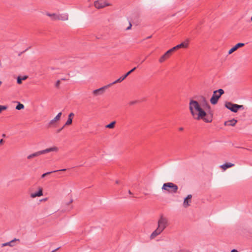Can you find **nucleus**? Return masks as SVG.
<instances>
[{
	"mask_svg": "<svg viewBox=\"0 0 252 252\" xmlns=\"http://www.w3.org/2000/svg\"><path fill=\"white\" fill-rule=\"evenodd\" d=\"M202 106L203 109L200 107L197 101L190 100L189 109L191 115L195 120H202L205 123H211L213 120V114L205 111L210 110L211 106L204 97L202 100Z\"/></svg>",
	"mask_w": 252,
	"mask_h": 252,
	"instance_id": "nucleus-1",
	"label": "nucleus"
},
{
	"mask_svg": "<svg viewBox=\"0 0 252 252\" xmlns=\"http://www.w3.org/2000/svg\"><path fill=\"white\" fill-rule=\"evenodd\" d=\"M168 220L166 218L161 215L158 222L157 228L151 234L150 236L151 239H154L156 237L159 235L167 226Z\"/></svg>",
	"mask_w": 252,
	"mask_h": 252,
	"instance_id": "nucleus-2",
	"label": "nucleus"
},
{
	"mask_svg": "<svg viewBox=\"0 0 252 252\" xmlns=\"http://www.w3.org/2000/svg\"><path fill=\"white\" fill-rule=\"evenodd\" d=\"M59 151V148L57 147L54 146L49 148L43 150H41L40 151H38L32 154L29 155L27 157L28 159H31L32 158L38 157L42 154H45L47 153L51 152H58Z\"/></svg>",
	"mask_w": 252,
	"mask_h": 252,
	"instance_id": "nucleus-3",
	"label": "nucleus"
},
{
	"mask_svg": "<svg viewBox=\"0 0 252 252\" xmlns=\"http://www.w3.org/2000/svg\"><path fill=\"white\" fill-rule=\"evenodd\" d=\"M161 189L169 193H176L177 192L178 187L173 183L168 182L163 184Z\"/></svg>",
	"mask_w": 252,
	"mask_h": 252,
	"instance_id": "nucleus-4",
	"label": "nucleus"
},
{
	"mask_svg": "<svg viewBox=\"0 0 252 252\" xmlns=\"http://www.w3.org/2000/svg\"><path fill=\"white\" fill-rule=\"evenodd\" d=\"M224 93V91L222 89H220L219 90L214 91L213 92V95L212 96L210 99V102L213 105L216 104L219 98L220 97L221 95H222Z\"/></svg>",
	"mask_w": 252,
	"mask_h": 252,
	"instance_id": "nucleus-5",
	"label": "nucleus"
},
{
	"mask_svg": "<svg viewBox=\"0 0 252 252\" xmlns=\"http://www.w3.org/2000/svg\"><path fill=\"white\" fill-rule=\"evenodd\" d=\"M46 15L50 17L51 19L54 21H65L68 19V15L67 14H57L55 13L51 14L48 12L46 13Z\"/></svg>",
	"mask_w": 252,
	"mask_h": 252,
	"instance_id": "nucleus-6",
	"label": "nucleus"
},
{
	"mask_svg": "<svg viewBox=\"0 0 252 252\" xmlns=\"http://www.w3.org/2000/svg\"><path fill=\"white\" fill-rule=\"evenodd\" d=\"M136 67H134L133 68H132V69H131L130 70H129V71H128L126 74H125L124 75H123V76L120 77L119 79H118L117 80H116V81H115L114 82L109 84L108 85V86H112V85H114L115 84H116L117 83H120V82H121L122 81H123L125 79H126V77L129 75L130 74H131L132 72H133L135 69H136Z\"/></svg>",
	"mask_w": 252,
	"mask_h": 252,
	"instance_id": "nucleus-7",
	"label": "nucleus"
},
{
	"mask_svg": "<svg viewBox=\"0 0 252 252\" xmlns=\"http://www.w3.org/2000/svg\"><path fill=\"white\" fill-rule=\"evenodd\" d=\"M94 5L96 8L100 9L106 6H109L110 4L106 2L104 0H98L94 2Z\"/></svg>",
	"mask_w": 252,
	"mask_h": 252,
	"instance_id": "nucleus-8",
	"label": "nucleus"
},
{
	"mask_svg": "<svg viewBox=\"0 0 252 252\" xmlns=\"http://www.w3.org/2000/svg\"><path fill=\"white\" fill-rule=\"evenodd\" d=\"M224 105L226 108L231 111L234 113L237 112V104H234L230 102H226Z\"/></svg>",
	"mask_w": 252,
	"mask_h": 252,
	"instance_id": "nucleus-9",
	"label": "nucleus"
},
{
	"mask_svg": "<svg viewBox=\"0 0 252 252\" xmlns=\"http://www.w3.org/2000/svg\"><path fill=\"white\" fill-rule=\"evenodd\" d=\"M110 86H105L104 87H102L99 89L94 90L93 91V94L94 96H98V95H102L105 92V90L106 89H107L108 87H110Z\"/></svg>",
	"mask_w": 252,
	"mask_h": 252,
	"instance_id": "nucleus-10",
	"label": "nucleus"
},
{
	"mask_svg": "<svg viewBox=\"0 0 252 252\" xmlns=\"http://www.w3.org/2000/svg\"><path fill=\"white\" fill-rule=\"evenodd\" d=\"M62 115V112H60L58 115L52 120H51L49 123V126H53L57 121L60 120L61 117Z\"/></svg>",
	"mask_w": 252,
	"mask_h": 252,
	"instance_id": "nucleus-11",
	"label": "nucleus"
},
{
	"mask_svg": "<svg viewBox=\"0 0 252 252\" xmlns=\"http://www.w3.org/2000/svg\"><path fill=\"white\" fill-rule=\"evenodd\" d=\"M192 198V195L191 194H189L185 199L183 202V206L185 208H187L189 207L190 204L189 203L191 202V199Z\"/></svg>",
	"mask_w": 252,
	"mask_h": 252,
	"instance_id": "nucleus-12",
	"label": "nucleus"
},
{
	"mask_svg": "<svg viewBox=\"0 0 252 252\" xmlns=\"http://www.w3.org/2000/svg\"><path fill=\"white\" fill-rule=\"evenodd\" d=\"M245 45L244 43H238L236 44L233 47L229 50L228 51V54H231L233 53L234 51H236L238 48L243 47Z\"/></svg>",
	"mask_w": 252,
	"mask_h": 252,
	"instance_id": "nucleus-13",
	"label": "nucleus"
},
{
	"mask_svg": "<svg viewBox=\"0 0 252 252\" xmlns=\"http://www.w3.org/2000/svg\"><path fill=\"white\" fill-rule=\"evenodd\" d=\"M171 55V54L168 53V52L167 51L165 53H164V55H163L159 58V63H162L164 62L165 60H166L167 59H168L170 57Z\"/></svg>",
	"mask_w": 252,
	"mask_h": 252,
	"instance_id": "nucleus-14",
	"label": "nucleus"
},
{
	"mask_svg": "<svg viewBox=\"0 0 252 252\" xmlns=\"http://www.w3.org/2000/svg\"><path fill=\"white\" fill-rule=\"evenodd\" d=\"M74 116V114L73 113H70L68 116V119L64 126H63V127H64L66 126L70 125L72 123V118Z\"/></svg>",
	"mask_w": 252,
	"mask_h": 252,
	"instance_id": "nucleus-15",
	"label": "nucleus"
},
{
	"mask_svg": "<svg viewBox=\"0 0 252 252\" xmlns=\"http://www.w3.org/2000/svg\"><path fill=\"white\" fill-rule=\"evenodd\" d=\"M42 195H43L42 189V188H40L39 190L37 192L31 193V197L32 198H35L36 197L41 196Z\"/></svg>",
	"mask_w": 252,
	"mask_h": 252,
	"instance_id": "nucleus-16",
	"label": "nucleus"
},
{
	"mask_svg": "<svg viewBox=\"0 0 252 252\" xmlns=\"http://www.w3.org/2000/svg\"><path fill=\"white\" fill-rule=\"evenodd\" d=\"M237 121L234 119H233L231 120H229L224 122V125L225 126H234L237 123Z\"/></svg>",
	"mask_w": 252,
	"mask_h": 252,
	"instance_id": "nucleus-17",
	"label": "nucleus"
},
{
	"mask_svg": "<svg viewBox=\"0 0 252 252\" xmlns=\"http://www.w3.org/2000/svg\"><path fill=\"white\" fill-rule=\"evenodd\" d=\"M188 46V42H184L181 43L180 44L177 45L176 46V48L177 49H179L180 48H186Z\"/></svg>",
	"mask_w": 252,
	"mask_h": 252,
	"instance_id": "nucleus-18",
	"label": "nucleus"
},
{
	"mask_svg": "<svg viewBox=\"0 0 252 252\" xmlns=\"http://www.w3.org/2000/svg\"><path fill=\"white\" fill-rule=\"evenodd\" d=\"M234 165V164L231 163L230 162L225 163L222 165L221 166V168L223 169L224 170H226V169L233 167Z\"/></svg>",
	"mask_w": 252,
	"mask_h": 252,
	"instance_id": "nucleus-19",
	"label": "nucleus"
},
{
	"mask_svg": "<svg viewBox=\"0 0 252 252\" xmlns=\"http://www.w3.org/2000/svg\"><path fill=\"white\" fill-rule=\"evenodd\" d=\"M66 170V169H61V170H55L53 171L48 172L47 173L43 174L41 176V177L44 178L47 175H49V174H51L52 173H54V172H58V171H65Z\"/></svg>",
	"mask_w": 252,
	"mask_h": 252,
	"instance_id": "nucleus-20",
	"label": "nucleus"
},
{
	"mask_svg": "<svg viewBox=\"0 0 252 252\" xmlns=\"http://www.w3.org/2000/svg\"><path fill=\"white\" fill-rule=\"evenodd\" d=\"M27 78H28L27 76H24L22 77H21L20 76H18L17 77V82L18 84H21L22 83V81L25 80L26 79H27Z\"/></svg>",
	"mask_w": 252,
	"mask_h": 252,
	"instance_id": "nucleus-21",
	"label": "nucleus"
},
{
	"mask_svg": "<svg viewBox=\"0 0 252 252\" xmlns=\"http://www.w3.org/2000/svg\"><path fill=\"white\" fill-rule=\"evenodd\" d=\"M17 240H19L18 239L17 240L16 239L9 242H7V243H3L1 245V247H5V246H11V247H12L13 245H12V244L15 241H17Z\"/></svg>",
	"mask_w": 252,
	"mask_h": 252,
	"instance_id": "nucleus-22",
	"label": "nucleus"
},
{
	"mask_svg": "<svg viewBox=\"0 0 252 252\" xmlns=\"http://www.w3.org/2000/svg\"><path fill=\"white\" fill-rule=\"evenodd\" d=\"M116 124V122L115 121H113L111 123H110L109 124L106 125L105 126V127L106 128H113L114 127H115V125Z\"/></svg>",
	"mask_w": 252,
	"mask_h": 252,
	"instance_id": "nucleus-23",
	"label": "nucleus"
},
{
	"mask_svg": "<svg viewBox=\"0 0 252 252\" xmlns=\"http://www.w3.org/2000/svg\"><path fill=\"white\" fill-rule=\"evenodd\" d=\"M24 108V105L23 104L20 103V102H19L18 105L16 106V109L18 110H21Z\"/></svg>",
	"mask_w": 252,
	"mask_h": 252,
	"instance_id": "nucleus-24",
	"label": "nucleus"
},
{
	"mask_svg": "<svg viewBox=\"0 0 252 252\" xmlns=\"http://www.w3.org/2000/svg\"><path fill=\"white\" fill-rule=\"evenodd\" d=\"M177 49L176 48V47H174L173 48L170 49V50H168V53L172 54V53L174 52L175 50H176Z\"/></svg>",
	"mask_w": 252,
	"mask_h": 252,
	"instance_id": "nucleus-25",
	"label": "nucleus"
},
{
	"mask_svg": "<svg viewBox=\"0 0 252 252\" xmlns=\"http://www.w3.org/2000/svg\"><path fill=\"white\" fill-rule=\"evenodd\" d=\"M7 107L4 105H0V113L4 110H6L7 109Z\"/></svg>",
	"mask_w": 252,
	"mask_h": 252,
	"instance_id": "nucleus-26",
	"label": "nucleus"
},
{
	"mask_svg": "<svg viewBox=\"0 0 252 252\" xmlns=\"http://www.w3.org/2000/svg\"><path fill=\"white\" fill-rule=\"evenodd\" d=\"M237 111H238L239 109H244V107L243 105H238V104H237Z\"/></svg>",
	"mask_w": 252,
	"mask_h": 252,
	"instance_id": "nucleus-27",
	"label": "nucleus"
},
{
	"mask_svg": "<svg viewBox=\"0 0 252 252\" xmlns=\"http://www.w3.org/2000/svg\"><path fill=\"white\" fill-rule=\"evenodd\" d=\"M60 83H61V82H60V80H58L56 83V84H55V86L57 88H59L60 85Z\"/></svg>",
	"mask_w": 252,
	"mask_h": 252,
	"instance_id": "nucleus-28",
	"label": "nucleus"
},
{
	"mask_svg": "<svg viewBox=\"0 0 252 252\" xmlns=\"http://www.w3.org/2000/svg\"><path fill=\"white\" fill-rule=\"evenodd\" d=\"M180 252H190L189 250H182L180 251Z\"/></svg>",
	"mask_w": 252,
	"mask_h": 252,
	"instance_id": "nucleus-29",
	"label": "nucleus"
},
{
	"mask_svg": "<svg viewBox=\"0 0 252 252\" xmlns=\"http://www.w3.org/2000/svg\"><path fill=\"white\" fill-rule=\"evenodd\" d=\"M63 128H64V127H63V126L62 128H60V129H58V130H57V132H58V133L60 132L62 130V129H63Z\"/></svg>",
	"mask_w": 252,
	"mask_h": 252,
	"instance_id": "nucleus-30",
	"label": "nucleus"
},
{
	"mask_svg": "<svg viewBox=\"0 0 252 252\" xmlns=\"http://www.w3.org/2000/svg\"><path fill=\"white\" fill-rule=\"evenodd\" d=\"M131 23H129V26L126 28V30H129L131 29Z\"/></svg>",
	"mask_w": 252,
	"mask_h": 252,
	"instance_id": "nucleus-31",
	"label": "nucleus"
},
{
	"mask_svg": "<svg viewBox=\"0 0 252 252\" xmlns=\"http://www.w3.org/2000/svg\"><path fill=\"white\" fill-rule=\"evenodd\" d=\"M3 142H4V140L2 139H0V145H2L3 143Z\"/></svg>",
	"mask_w": 252,
	"mask_h": 252,
	"instance_id": "nucleus-32",
	"label": "nucleus"
},
{
	"mask_svg": "<svg viewBox=\"0 0 252 252\" xmlns=\"http://www.w3.org/2000/svg\"><path fill=\"white\" fill-rule=\"evenodd\" d=\"M231 252H238V251L237 250H235V249H233L232 250Z\"/></svg>",
	"mask_w": 252,
	"mask_h": 252,
	"instance_id": "nucleus-33",
	"label": "nucleus"
},
{
	"mask_svg": "<svg viewBox=\"0 0 252 252\" xmlns=\"http://www.w3.org/2000/svg\"><path fill=\"white\" fill-rule=\"evenodd\" d=\"M179 130L180 131H183V130H184V128H183V127H180V128H179Z\"/></svg>",
	"mask_w": 252,
	"mask_h": 252,
	"instance_id": "nucleus-34",
	"label": "nucleus"
},
{
	"mask_svg": "<svg viewBox=\"0 0 252 252\" xmlns=\"http://www.w3.org/2000/svg\"><path fill=\"white\" fill-rule=\"evenodd\" d=\"M147 57H146L144 59H143V60L141 62V63H142L146 59Z\"/></svg>",
	"mask_w": 252,
	"mask_h": 252,
	"instance_id": "nucleus-35",
	"label": "nucleus"
},
{
	"mask_svg": "<svg viewBox=\"0 0 252 252\" xmlns=\"http://www.w3.org/2000/svg\"><path fill=\"white\" fill-rule=\"evenodd\" d=\"M59 249V248H58L56 249H55L54 250L52 251L51 252H55L56 251H57L58 249Z\"/></svg>",
	"mask_w": 252,
	"mask_h": 252,
	"instance_id": "nucleus-36",
	"label": "nucleus"
},
{
	"mask_svg": "<svg viewBox=\"0 0 252 252\" xmlns=\"http://www.w3.org/2000/svg\"><path fill=\"white\" fill-rule=\"evenodd\" d=\"M61 80H63V81H65V80H67L68 79H66L65 78H62Z\"/></svg>",
	"mask_w": 252,
	"mask_h": 252,
	"instance_id": "nucleus-37",
	"label": "nucleus"
},
{
	"mask_svg": "<svg viewBox=\"0 0 252 252\" xmlns=\"http://www.w3.org/2000/svg\"><path fill=\"white\" fill-rule=\"evenodd\" d=\"M151 37H152V36H151H151H148V37H146V39H149V38H151Z\"/></svg>",
	"mask_w": 252,
	"mask_h": 252,
	"instance_id": "nucleus-38",
	"label": "nucleus"
},
{
	"mask_svg": "<svg viewBox=\"0 0 252 252\" xmlns=\"http://www.w3.org/2000/svg\"><path fill=\"white\" fill-rule=\"evenodd\" d=\"M128 193L129 194H132V193L130 191V190H128Z\"/></svg>",
	"mask_w": 252,
	"mask_h": 252,
	"instance_id": "nucleus-39",
	"label": "nucleus"
},
{
	"mask_svg": "<svg viewBox=\"0 0 252 252\" xmlns=\"http://www.w3.org/2000/svg\"><path fill=\"white\" fill-rule=\"evenodd\" d=\"M119 181L117 180V181H116V184H119Z\"/></svg>",
	"mask_w": 252,
	"mask_h": 252,
	"instance_id": "nucleus-40",
	"label": "nucleus"
},
{
	"mask_svg": "<svg viewBox=\"0 0 252 252\" xmlns=\"http://www.w3.org/2000/svg\"><path fill=\"white\" fill-rule=\"evenodd\" d=\"M2 136L3 137H4L5 136V134H3L2 135Z\"/></svg>",
	"mask_w": 252,
	"mask_h": 252,
	"instance_id": "nucleus-41",
	"label": "nucleus"
},
{
	"mask_svg": "<svg viewBox=\"0 0 252 252\" xmlns=\"http://www.w3.org/2000/svg\"><path fill=\"white\" fill-rule=\"evenodd\" d=\"M134 103H135V102H131L130 103V104H134Z\"/></svg>",
	"mask_w": 252,
	"mask_h": 252,
	"instance_id": "nucleus-42",
	"label": "nucleus"
},
{
	"mask_svg": "<svg viewBox=\"0 0 252 252\" xmlns=\"http://www.w3.org/2000/svg\"><path fill=\"white\" fill-rule=\"evenodd\" d=\"M1 84H2V82L1 81H0V86H1Z\"/></svg>",
	"mask_w": 252,
	"mask_h": 252,
	"instance_id": "nucleus-43",
	"label": "nucleus"
},
{
	"mask_svg": "<svg viewBox=\"0 0 252 252\" xmlns=\"http://www.w3.org/2000/svg\"><path fill=\"white\" fill-rule=\"evenodd\" d=\"M72 202V200H71L70 201V203H71Z\"/></svg>",
	"mask_w": 252,
	"mask_h": 252,
	"instance_id": "nucleus-44",
	"label": "nucleus"
}]
</instances>
